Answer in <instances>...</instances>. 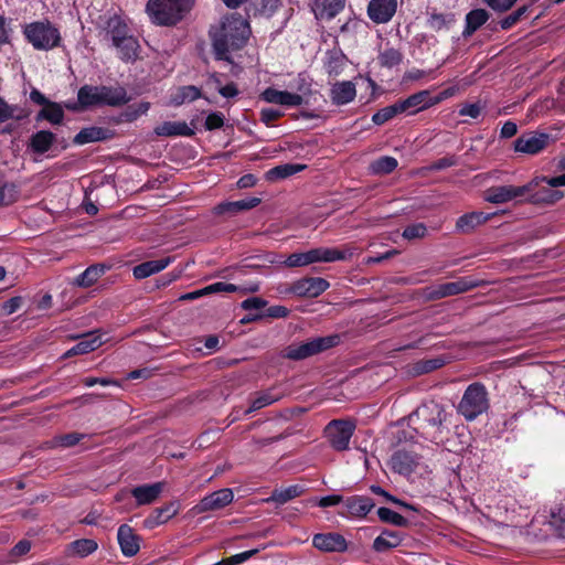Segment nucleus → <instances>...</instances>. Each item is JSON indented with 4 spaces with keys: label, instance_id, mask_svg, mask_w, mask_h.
<instances>
[{
    "label": "nucleus",
    "instance_id": "obj_1",
    "mask_svg": "<svg viewBox=\"0 0 565 565\" xmlns=\"http://www.w3.org/2000/svg\"><path fill=\"white\" fill-rule=\"evenodd\" d=\"M249 34V24L242 15L232 13L223 18L220 24L210 30L216 58L230 61V54L241 50L246 44Z\"/></svg>",
    "mask_w": 565,
    "mask_h": 565
},
{
    "label": "nucleus",
    "instance_id": "obj_2",
    "mask_svg": "<svg viewBox=\"0 0 565 565\" xmlns=\"http://www.w3.org/2000/svg\"><path fill=\"white\" fill-rule=\"evenodd\" d=\"M130 100L122 86L84 85L77 92V103L82 109L90 107H120Z\"/></svg>",
    "mask_w": 565,
    "mask_h": 565
},
{
    "label": "nucleus",
    "instance_id": "obj_3",
    "mask_svg": "<svg viewBox=\"0 0 565 565\" xmlns=\"http://www.w3.org/2000/svg\"><path fill=\"white\" fill-rule=\"evenodd\" d=\"M418 420V428L423 430L426 438L438 443L441 439L444 424L448 414L445 407L436 402H428L420 405L411 416V419Z\"/></svg>",
    "mask_w": 565,
    "mask_h": 565
},
{
    "label": "nucleus",
    "instance_id": "obj_4",
    "mask_svg": "<svg viewBox=\"0 0 565 565\" xmlns=\"http://www.w3.org/2000/svg\"><path fill=\"white\" fill-rule=\"evenodd\" d=\"M191 0H149L147 12L160 25H171L180 21L190 9Z\"/></svg>",
    "mask_w": 565,
    "mask_h": 565
},
{
    "label": "nucleus",
    "instance_id": "obj_5",
    "mask_svg": "<svg viewBox=\"0 0 565 565\" xmlns=\"http://www.w3.org/2000/svg\"><path fill=\"white\" fill-rule=\"evenodd\" d=\"M107 35L110 38L113 45L118 51V56L125 61H135L139 53V43L137 39L130 34L128 26L118 18L108 21Z\"/></svg>",
    "mask_w": 565,
    "mask_h": 565
},
{
    "label": "nucleus",
    "instance_id": "obj_6",
    "mask_svg": "<svg viewBox=\"0 0 565 565\" xmlns=\"http://www.w3.org/2000/svg\"><path fill=\"white\" fill-rule=\"evenodd\" d=\"M488 408V393L481 383L470 384L463 392L461 401L457 406L458 413L469 422L475 420L479 415L487 412Z\"/></svg>",
    "mask_w": 565,
    "mask_h": 565
},
{
    "label": "nucleus",
    "instance_id": "obj_7",
    "mask_svg": "<svg viewBox=\"0 0 565 565\" xmlns=\"http://www.w3.org/2000/svg\"><path fill=\"white\" fill-rule=\"evenodd\" d=\"M340 341L338 334L319 337L307 342L291 343L284 350V356L289 360L300 361L322 351L335 347Z\"/></svg>",
    "mask_w": 565,
    "mask_h": 565
},
{
    "label": "nucleus",
    "instance_id": "obj_8",
    "mask_svg": "<svg viewBox=\"0 0 565 565\" xmlns=\"http://www.w3.org/2000/svg\"><path fill=\"white\" fill-rule=\"evenodd\" d=\"M23 33L36 50H51L57 46L61 40L58 30L50 22L38 21L26 24Z\"/></svg>",
    "mask_w": 565,
    "mask_h": 565
},
{
    "label": "nucleus",
    "instance_id": "obj_9",
    "mask_svg": "<svg viewBox=\"0 0 565 565\" xmlns=\"http://www.w3.org/2000/svg\"><path fill=\"white\" fill-rule=\"evenodd\" d=\"M539 186V179H533L529 183L514 186V185H498L491 186L484 192V200L493 204H503L510 201L523 198L533 192Z\"/></svg>",
    "mask_w": 565,
    "mask_h": 565
},
{
    "label": "nucleus",
    "instance_id": "obj_10",
    "mask_svg": "<svg viewBox=\"0 0 565 565\" xmlns=\"http://www.w3.org/2000/svg\"><path fill=\"white\" fill-rule=\"evenodd\" d=\"M355 423L349 419L331 420L324 431L331 447L338 451L349 449L350 440L355 430Z\"/></svg>",
    "mask_w": 565,
    "mask_h": 565
},
{
    "label": "nucleus",
    "instance_id": "obj_11",
    "mask_svg": "<svg viewBox=\"0 0 565 565\" xmlns=\"http://www.w3.org/2000/svg\"><path fill=\"white\" fill-rule=\"evenodd\" d=\"M233 499L234 493L232 489H220L202 498L201 501L194 505L193 511L196 514L216 511L231 504Z\"/></svg>",
    "mask_w": 565,
    "mask_h": 565
},
{
    "label": "nucleus",
    "instance_id": "obj_12",
    "mask_svg": "<svg viewBox=\"0 0 565 565\" xmlns=\"http://www.w3.org/2000/svg\"><path fill=\"white\" fill-rule=\"evenodd\" d=\"M312 545L324 553H343L349 548L345 537L337 532L315 534Z\"/></svg>",
    "mask_w": 565,
    "mask_h": 565
},
{
    "label": "nucleus",
    "instance_id": "obj_13",
    "mask_svg": "<svg viewBox=\"0 0 565 565\" xmlns=\"http://www.w3.org/2000/svg\"><path fill=\"white\" fill-rule=\"evenodd\" d=\"M550 136L544 132H529L514 141V150L526 154H536L546 148Z\"/></svg>",
    "mask_w": 565,
    "mask_h": 565
},
{
    "label": "nucleus",
    "instance_id": "obj_14",
    "mask_svg": "<svg viewBox=\"0 0 565 565\" xmlns=\"http://www.w3.org/2000/svg\"><path fill=\"white\" fill-rule=\"evenodd\" d=\"M329 286L330 284L323 278L308 277L295 281L290 290L298 297L315 298L324 292Z\"/></svg>",
    "mask_w": 565,
    "mask_h": 565
},
{
    "label": "nucleus",
    "instance_id": "obj_15",
    "mask_svg": "<svg viewBox=\"0 0 565 565\" xmlns=\"http://www.w3.org/2000/svg\"><path fill=\"white\" fill-rule=\"evenodd\" d=\"M397 10V0H371L367 15L376 24L387 23Z\"/></svg>",
    "mask_w": 565,
    "mask_h": 565
},
{
    "label": "nucleus",
    "instance_id": "obj_16",
    "mask_svg": "<svg viewBox=\"0 0 565 565\" xmlns=\"http://www.w3.org/2000/svg\"><path fill=\"white\" fill-rule=\"evenodd\" d=\"M343 508L344 511L340 512L341 516L363 519L374 508V502L369 497L352 495L343 499Z\"/></svg>",
    "mask_w": 565,
    "mask_h": 565
},
{
    "label": "nucleus",
    "instance_id": "obj_17",
    "mask_svg": "<svg viewBox=\"0 0 565 565\" xmlns=\"http://www.w3.org/2000/svg\"><path fill=\"white\" fill-rule=\"evenodd\" d=\"M262 98L270 104H277L281 106H300L303 103V98L299 94L289 93L287 90H278L276 88H266L262 93Z\"/></svg>",
    "mask_w": 565,
    "mask_h": 565
},
{
    "label": "nucleus",
    "instance_id": "obj_18",
    "mask_svg": "<svg viewBox=\"0 0 565 565\" xmlns=\"http://www.w3.org/2000/svg\"><path fill=\"white\" fill-rule=\"evenodd\" d=\"M390 465L395 472L406 476L415 470L418 458L412 451L397 450L392 455Z\"/></svg>",
    "mask_w": 565,
    "mask_h": 565
},
{
    "label": "nucleus",
    "instance_id": "obj_19",
    "mask_svg": "<svg viewBox=\"0 0 565 565\" xmlns=\"http://www.w3.org/2000/svg\"><path fill=\"white\" fill-rule=\"evenodd\" d=\"M476 285L466 279H459L457 281L445 282L437 287H434L429 292V297L433 299H440L448 296L466 292L472 289Z\"/></svg>",
    "mask_w": 565,
    "mask_h": 565
},
{
    "label": "nucleus",
    "instance_id": "obj_20",
    "mask_svg": "<svg viewBox=\"0 0 565 565\" xmlns=\"http://www.w3.org/2000/svg\"><path fill=\"white\" fill-rule=\"evenodd\" d=\"M117 539L121 553L125 556L131 557L139 552L140 546L138 536L132 532V529L127 524H122L119 526Z\"/></svg>",
    "mask_w": 565,
    "mask_h": 565
},
{
    "label": "nucleus",
    "instance_id": "obj_21",
    "mask_svg": "<svg viewBox=\"0 0 565 565\" xmlns=\"http://www.w3.org/2000/svg\"><path fill=\"white\" fill-rule=\"evenodd\" d=\"M115 136L114 131L103 127H87L83 128L74 138L76 145H85L89 142H97L111 139Z\"/></svg>",
    "mask_w": 565,
    "mask_h": 565
},
{
    "label": "nucleus",
    "instance_id": "obj_22",
    "mask_svg": "<svg viewBox=\"0 0 565 565\" xmlns=\"http://www.w3.org/2000/svg\"><path fill=\"white\" fill-rule=\"evenodd\" d=\"M494 214L483 212H471L463 214L456 222V230L460 233H470L476 227L484 224L492 218Z\"/></svg>",
    "mask_w": 565,
    "mask_h": 565
},
{
    "label": "nucleus",
    "instance_id": "obj_23",
    "mask_svg": "<svg viewBox=\"0 0 565 565\" xmlns=\"http://www.w3.org/2000/svg\"><path fill=\"white\" fill-rule=\"evenodd\" d=\"M154 134L160 137H192L195 131L185 121H164L154 128Z\"/></svg>",
    "mask_w": 565,
    "mask_h": 565
},
{
    "label": "nucleus",
    "instance_id": "obj_24",
    "mask_svg": "<svg viewBox=\"0 0 565 565\" xmlns=\"http://www.w3.org/2000/svg\"><path fill=\"white\" fill-rule=\"evenodd\" d=\"M103 342L102 337L96 333L85 334L74 347L64 353L63 358L89 353L98 349Z\"/></svg>",
    "mask_w": 565,
    "mask_h": 565
},
{
    "label": "nucleus",
    "instance_id": "obj_25",
    "mask_svg": "<svg viewBox=\"0 0 565 565\" xmlns=\"http://www.w3.org/2000/svg\"><path fill=\"white\" fill-rule=\"evenodd\" d=\"M163 486L162 482L139 486L132 489L131 494L138 505L150 504L158 499L163 490Z\"/></svg>",
    "mask_w": 565,
    "mask_h": 565
},
{
    "label": "nucleus",
    "instance_id": "obj_26",
    "mask_svg": "<svg viewBox=\"0 0 565 565\" xmlns=\"http://www.w3.org/2000/svg\"><path fill=\"white\" fill-rule=\"evenodd\" d=\"M56 141V136L49 130H39L30 138L28 147L36 154L47 152Z\"/></svg>",
    "mask_w": 565,
    "mask_h": 565
},
{
    "label": "nucleus",
    "instance_id": "obj_27",
    "mask_svg": "<svg viewBox=\"0 0 565 565\" xmlns=\"http://www.w3.org/2000/svg\"><path fill=\"white\" fill-rule=\"evenodd\" d=\"M355 85L350 81L338 82L331 88V99L335 105H345L354 99Z\"/></svg>",
    "mask_w": 565,
    "mask_h": 565
},
{
    "label": "nucleus",
    "instance_id": "obj_28",
    "mask_svg": "<svg viewBox=\"0 0 565 565\" xmlns=\"http://www.w3.org/2000/svg\"><path fill=\"white\" fill-rule=\"evenodd\" d=\"M172 262L171 257H163L160 259L148 260L141 263L134 268V276L137 279L147 278L153 274H157L168 267Z\"/></svg>",
    "mask_w": 565,
    "mask_h": 565
},
{
    "label": "nucleus",
    "instance_id": "obj_29",
    "mask_svg": "<svg viewBox=\"0 0 565 565\" xmlns=\"http://www.w3.org/2000/svg\"><path fill=\"white\" fill-rule=\"evenodd\" d=\"M489 13L484 9H473L466 14L465 29L462 31L463 38L471 36L479 28H481L488 20Z\"/></svg>",
    "mask_w": 565,
    "mask_h": 565
},
{
    "label": "nucleus",
    "instance_id": "obj_30",
    "mask_svg": "<svg viewBox=\"0 0 565 565\" xmlns=\"http://www.w3.org/2000/svg\"><path fill=\"white\" fill-rule=\"evenodd\" d=\"M445 363L446 360L441 356L417 361L406 366V373L411 376H419L440 369Z\"/></svg>",
    "mask_w": 565,
    "mask_h": 565
},
{
    "label": "nucleus",
    "instance_id": "obj_31",
    "mask_svg": "<svg viewBox=\"0 0 565 565\" xmlns=\"http://www.w3.org/2000/svg\"><path fill=\"white\" fill-rule=\"evenodd\" d=\"M399 108L402 113L411 110V113H416L418 110L425 109L430 106L431 99L428 90H422L416 94L411 95L406 99L398 102Z\"/></svg>",
    "mask_w": 565,
    "mask_h": 565
},
{
    "label": "nucleus",
    "instance_id": "obj_32",
    "mask_svg": "<svg viewBox=\"0 0 565 565\" xmlns=\"http://www.w3.org/2000/svg\"><path fill=\"white\" fill-rule=\"evenodd\" d=\"M305 491V488L300 484H292L287 488L276 489L273 491L271 495L264 499L266 503H276L277 505H282L292 499L301 495Z\"/></svg>",
    "mask_w": 565,
    "mask_h": 565
},
{
    "label": "nucleus",
    "instance_id": "obj_33",
    "mask_svg": "<svg viewBox=\"0 0 565 565\" xmlns=\"http://www.w3.org/2000/svg\"><path fill=\"white\" fill-rule=\"evenodd\" d=\"M201 96L200 88L194 85L180 86L171 93L169 104L181 106L185 103L194 102Z\"/></svg>",
    "mask_w": 565,
    "mask_h": 565
},
{
    "label": "nucleus",
    "instance_id": "obj_34",
    "mask_svg": "<svg viewBox=\"0 0 565 565\" xmlns=\"http://www.w3.org/2000/svg\"><path fill=\"white\" fill-rule=\"evenodd\" d=\"M403 541V534L397 531H383L373 542L376 552H385L397 547Z\"/></svg>",
    "mask_w": 565,
    "mask_h": 565
},
{
    "label": "nucleus",
    "instance_id": "obj_35",
    "mask_svg": "<svg viewBox=\"0 0 565 565\" xmlns=\"http://www.w3.org/2000/svg\"><path fill=\"white\" fill-rule=\"evenodd\" d=\"M259 203H260V199L255 198V196L246 198V199L233 201V202H224L216 206V212L218 214L226 213V212L238 213L242 211H247V210L254 209Z\"/></svg>",
    "mask_w": 565,
    "mask_h": 565
},
{
    "label": "nucleus",
    "instance_id": "obj_36",
    "mask_svg": "<svg viewBox=\"0 0 565 565\" xmlns=\"http://www.w3.org/2000/svg\"><path fill=\"white\" fill-rule=\"evenodd\" d=\"M98 547L95 540L79 539L68 544L67 554L70 556L86 557L93 554Z\"/></svg>",
    "mask_w": 565,
    "mask_h": 565
},
{
    "label": "nucleus",
    "instance_id": "obj_37",
    "mask_svg": "<svg viewBox=\"0 0 565 565\" xmlns=\"http://www.w3.org/2000/svg\"><path fill=\"white\" fill-rule=\"evenodd\" d=\"M45 119L53 125L62 124L64 119V110L57 103L50 102L36 115V120Z\"/></svg>",
    "mask_w": 565,
    "mask_h": 565
},
{
    "label": "nucleus",
    "instance_id": "obj_38",
    "mask_svg": "<svg viewBox=\"0 0 565 565\" xmlns=\"http://www.w3.org/2000/svg\"><path fill=\"white\" fill-rule=\"evenodd\" d=\"M356 248L345 246L343 249L321 247V262L332 263L337 260H348L354 256Z\"/></svg>",
    "mask_w": 565,
    "mask_h": 565
},
{
    "label": "nucleus",
    "instance_id": "obj_39",
    "mask_svg": "<svg viewBox=\"0 0 565 565\" xmlns=\"http://www.w3.org/2000/svg\"><path fill=\"white\" fill-rule=\"evenodd\" d=\"M281 398V395L275 393L274 388L264 391L258 393V395L252 401L250 406L245 411V414L248 415L253 412L262 409L266 406H269Z\"/></svg>",
    "mask_w": 565,
    "mask_h": 565
},
{
    "label": "nucleus",
    "instance_id": "obj_40",
    "mask_svg": "<svg viewBox=\"0 0 565 565\" xmlns=\"http://www.w3.org/2000/svg\"><path fill=\"white\" fill-rule=\"evenodd\" d=\"M179 511V503L178 502H170L167 505L162 508L156 509L150 518L147 520V522L151 525H158L166 523L168 520H170L172 516H174Z\"/></svg>",
    "mask_w": 565,
    "mask_h": 565
},
{
    "label": "nucleus",
    "instance_id": "obj_41",
    "mask_svg": "<svg viewBox=\"0 0 565 565\" xmlns=\"http://www.w3.org/2000/svg\"><path fill=\"white\" fill-rule=\"evenodd\" d=\"M105 273V267L93 265L86 268L81 275L75 278L74 285L79 287H89L95 284Z\"/></svg>",
    "mask_w": 565,
    "mask_h": 565
},
{
    "label": "nucleus",
    "instance_id": "obj_42",
    "mask_svg": "<svg viewBox=\"0 0 565 565\" xmlns=\"http://www.w3.org/2000/svg\"><path fill=\"white\" fill-rule=\"evenodd\" d=\"M527 201L534 204L539 203H554L563 198V192L558 190H554L550 188H544L536 192H531L527 194Z\"/></svg>",
    "mask_w": 565,
    "mask_h": 565
},
{
    "label": "nucleus",
    "instance_id": "obj_43",
    "mask_svg": "<svg viewBox=\"0 0 565 565\" xmlns=\"http://www.w3.org/2000/svg\"><path fill=\"white\" fill-rule=\"evenodd\" d=\"M258 288V284H252L246 288H241L239 286H236L234 284L218 281L204 287V291H207V295L215 292H235L238 290H243L245 292H256Z\"/></svg>",
    "mask_w": 565,
    "mask_h": 565
},
{
    "label": "nucleus",
    "instance_id": "obj_44",
    "mask_svg": "<svg viewBox=\"0 0 565 565\" xmlns=\"http://www.w3.org/2000/svg\"><path fill=\"white\" fill-rule=\"evenodd\" d=\"M150 108V103L141 102L139 104L128 106L118 117V122H131L140 116L147 114Z\"/></svg>",
    "mask_w": 565,
    "mask_h": 565
},
{
    "label": "nucleus",
    "instance_id": "obj_45",
    "mask_svg": "<svg viewBox=\"0 0 565 565\" xmlns=\"http://www.w3.org/2000/svg\"><path fill=\"white\" fill-rule=\"evenodd\" d=\"M305 168V164L285 163L270 169L267 175L270 180L285 179L302 171Z\"/></svg>",
    "mask_w": 565,
    "mask_h": 565
},
{
    "label": "nucleus",
    "instance_id": "obj_46",
    "mask_svg": "<svg viewBox=\"0 0 565 565\" xmlns=\"http://www.w3.org/2000/svg\"><path fill=\"white\" fill-rule=\"evenodd\" d=\"M397 160L394 157L384 156L370 164L373 174H387L397 168Z\"/></svg>",
    "mask_w": 565,
    "mask_h": 565
},
{
    "label": "nucleus",
    "instance_id": "obj_47",
    "mask_svg": "<svg viewBox=\"0 0 565 565\" xmlns=\"http://www.w3.org/2000/svg\"><path fill=\"white\" fill-rule=\"evenodd\" d=\"M345 0H317L320 14L323 18L332 19L344 8Z\"/></svg>",
    "mask_w": 565,
    "mask_h": 565
},
{
    "label": "nucleus",
    "instance_id": "obj_48",
    "mask_svg": "<svg viewBox=\"0 0 565 565\" xmlns=\"http://www.w3.org/2000/svg\"><path fill=\"white\" fill-rule=\"evenodd\" d=\"M397 114H402V109L399 108V104L395 103L393 105L386 106L379 111H376L372 116V121L375 125H383L386 121L391 120L393 117H395Z\"/></svg>",
    "mask_w": 565,
    "mask_h": 565
},
{
    "label": "nucleus",
    "instance_id": "obj_49",
    "mask_svg": "<svg viewBox=\"0 0 565 565\" xmlns=\"http://www.w3.org/2000/svg\"><path fill=\"white\" fill-rule=\"evenodd\" d=\"M402 53L393 47L386 49L379 55V62L384 67H394L402 62Z\"/></svg>",
    "mask_w": 565,
    "mask_h": 565
},
{
    "label": "nucleus",
    "instance_id": "obj_50",
    "mask_svg": "<svg viewBox=\"0 0 565 565\" xmlns=\"http://www.w3.org/2000/svg\"><path fill=\"white\" fill-rule=\"evenodd\" d=\"M377 515L381 521L387 522L397 526H405L407 525V519L404 518L402 514L388 509V508H380L377 510Z\"/></svg>",
    "mask_w": 565,
    "mask_h": 565
},
{
    "label": "nucleus",
    "instance_id": "obj_51",
    "mask_svg": "<svg viewBox=\"0 0 565 565\" xmlns=\"http://www.w3.org/2000/svg\"><path fill=\"white\" fill-rule=\"evenodd\" d=\"M450 22H452V18L450 15L436 12L430 13L427 20L428 26L434 31L447 29Z\"/></svg>",
    "mask_w": 565,
    "mask_h": 565
},
{
    "label": "nucleus",
    "instance_id": "obj_52",
    "mask_svg": "<svg viewBox=\"0 0 565 565\" xmlns=\"http://www.w3.org/2000/svg\"><path fill=\"white\" fill-rule=\"evenodd\" d=\"M427 234V227L424 223H416L408 225L403 231V237L406 239H416V238H423Z\"/></svg>",
    "mask_w": 565,
    "mask_h": 565
},
{
    "label": "nucleus",
    "instance_id": "obj_53",
    "mask_svg": "<svg viewBox=\"0 0 565 565\" xmlns=\"http://www.w3.org/2000/svg\"><path fill=\"white\" fill-rule=\"evenodd\" d=\"M527 10L529 8L526 6H523L515 10L514 12H512L511 14H509L508 17H505L504 19H502L500 21L501 29L509 30L510 28H512L521 20V18L527 12Z\"/></svg>",
    "mask_w": 565,
    "mask_h": 565
},
{
    "label": "nucleus",
    "instance_id": "obj_54",
    "mask_svg": "<svg viewBox=\"0 0 565 565\" xmlns=\"http://www.w3.org/2000/svg\"><path fill=\"white\" fill-rule=\"evenodd\" d=\"M284 263L287 267H302L310 265L307 252L294 253L289 255Z\"/></svg>",
    "mask_w": 565,
    "mask_h": 565
},
{
    "label": "nucleus",
    "instance_id": "obj_55",
    "mask_svg": "<svg viewBox=\"0 0 565 565\" xmlns=\"http://www.w3.org/2000/svg\"><path fill=\"white\" fill-rule=\"evenodd\" d=\"M518 0H483V2L497 12L510 10Z\"/></svg>",
    "mask_w": 565,
    "mask_h": 565
},
{
    "label": "nucleus",
    "instance_id": "obj_56",
    "mask_svg": "<svg viewBox=\"0 0 565 565\" xmlns=\"http://www.w3.org/2000/svg\"><path fill=\"white\" fill-rule=\"evenodd\" d=\"M15 106L9 105L3 98L0 97V124L12 118H19L15 116Z\"/></svg>",
    "mask_w": 565,
    "mask_h": 565
},
{
    "label": "nucleus",
    "instance_id": "obj_57",
    "mask_svg": "<svg viewBox=\"0 0 565 565\" xmlns=\"http://www.w3.org/2000/svg\"><path fill=\"white\" fill-rule=\"evenodd\" d=\"M281 0H259V12L263 15L270 17L279 8Z\"/></svg>",
    "mask_w": 565,
    "mask_h": 565
},
{
    "label": "nucleus",
    "instance_id": "obj_58",
    "mask_svg": "<svg viewBox=\"0 0 565 565\" xmlns=\"http://www.w3.org/2000/svg\"><path fill=\"white\" fill-rule=\"evenodd\" d=\"M224 125V116L221 113H211L205 119V129L214 130Z\"/></svg>",
    "mask_w": 565,
    "mask_h": 565
},
{
    "label": "nucleus",
    "instance_id": "obj_59",
    "mask_svg": "<svg viewBox=\"0 0 565 565\" xmlns=\"http://www.w3.org/2000/svg\"><path fill=\"white\" fill-rule=\"evenodd\" d=\"M259 551H260L259 548H254V550H249V551H245V552L232 555L231 557H228L227 564L228 565L242 564V563L248 561L254 555H256Z\"/></svg>",
    "mask_w": 565,
    "mask_h": 565
},
{
    "label": "nucleus",
    "instance_id": "obj_60",
    "mask_svg": "<svg viewBox=\"0 0 565 565\" xmlns=\"http://www.w3.org/2000/svg\"><path fill=\"white\" fill-rule=\"evenodd\" d=\"M267 306V301L259 297L247 298L242 302L245 310H259Z\"/></svg>",
    "mask_w": 565,
    "mask_h": 565
},
{
    "label": "nucleus",
    "instance_id": "obj_61",
    "mask_svg": "<svg viewBox=\"0 0 565 565\" xmlns=\"http://www.w3.org/2000/svg\"><path fill=\"white\" fill-rule=\"evenodd\" d=\"M84 437V435L78 433H71L57 438V444L62 447H72L79 443V440Z\"/></svg>",
    "mask_w": 565,
    "mask_h": 565
},
{
    "label": "nucleus",
    "instance_id": "obj_62",
    "mask_svg": "<svg viewBox=\"0 0 565 565\" xmlns=\"http://www.w3.org/2000/svg\"><path fill=\"white\" fill-rule=\"evenodd\" d=\"M482 111V106L479 104H466L459 109L460 116H468L470 118H478Z\"/></svg>",
    "mask_w": 565,
    "mask_h": 565
},
{
    "label": "nucleus",
    "instance_id": "obj_63",
    "mask_svg": "<svg viewBox=\"0 0 565 565\" xmlns=\"http://www.w3.org/2000/svg\"><path fill=\"white\" fill-rule=\"evenodd\" d=\"M31 550V542L28 540L19 541L11 550V557H20L25 555Z\"/></svg>",
    "mask_w": 565,
    "mask_h": 565
},
{
    "label": "nucleus",
    "instance_id": "obj_64",
    "mask_svg": "<svg viewBox=\"0 0 565 565\" xmlns=\"http://www.w3.org/2000/svg\"><path fill=\"white\" fill-rule=\"evenodd\" d=\"M552 525L556 527L559 536H565V509L558 515H553Z\"/></svg>",
    "mask_w": 565,
    "mask_h": 565
}]
</instances>
